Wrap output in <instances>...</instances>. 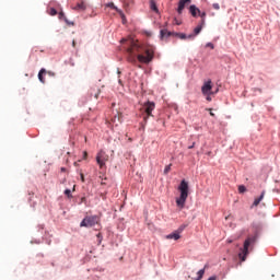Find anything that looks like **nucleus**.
I'll list each match as a JSON object with an SVG mask.
<instances>
[{"label":"nucleus","mask_w":280,"mask_h":280,"mask_svg":"<svg viewBox=\"0 0 280 280\" xmlns=\"http://www.w3.org/2000/svg\"><path fill=\"white\" fill-rule=\"evenodd\" d=\"M108 154L102 150L96 154V163L100 165L101 170L106 165V163H108Z\"/></svg>","instance_id":"obj_6"},{"label":"nucleus","mask_w":280,"mask_h":280,"mask_svg":"<svg viewBox=\"0 0 280 280\" xmlns=\"http://www.w3.org/2000/svg\"><path fill=\"white\" fill-rule=\"evenodd\" d=\"M82 183H84V174H80Z\"/></svg>","instance_id":"obj_35"},{"label":"nucleus","mask_w":280,"mask_h":280,"mask_svg":"<svg viewBox=\"0 0 280 280\" xmlns=\"http://www.w3.org/2000/svg\"><path fill=\"white\" fill-rule=\"evenodd\" d=\"M100 222V218L97 215H91V217H85L81 223L80 226H85L86 229H91V226H95Z\"/></svg>","instance_id":"obj_4"},{"label":"nucleus","mask_w":280,"mask_h":280,"mask_svg":"<svg viewBox=\"0 0 280 280\" xmlns=\"http://www.w3.org/2000/svg\"><path fill=\"white\" fill-rule=\"evenodd\" d=\"M129 47L127 48L128 62L131 65H150L154 60V47H142L139 42L129 40Z\"/></svg>","instance_id":"obj_1"},{"label":"nucleus","mask_w":280,"mask_h":280,"mask_svg":"<svg viewBox=\"0 0 280 280\" xmlns=\"http://www.w3.org/2000/svg\"><path fill=\"white\" fill-rule=\"evenodd\" d=\"M206 47H210V49H214V46H213V44H212V43H208V44H206Z\"/></svg>","instance_id":"obj_27"},{"label":"nucleus","mask_w":280,"mask_h":280,"mask_svg":"<svg viewBox=\"0 0 280 280\" xmlns=\"http://www.w3.org/2000/svg\"><path fill=\"white\" fill-rule=\"evenodd\" d=\"M199 16L201 18V21H200L201 25H205V23H206L205 19L207 18V12L199 11Z\"/></svg>","instance_id":"obj_18"},{"label":"nucleus","mask_w":280,"mask_h":280,"mask_svg":"<svg viewBox=\"0 0 280 280\" xmlns=\"http://www.w3.org/2000/svg\"><path fill=\"white\" fill-rule=\"evenodd\" d=\"M212 7L214 10H220V4H218V3H214Z\"/></svg>","instance_id":"obj_29"},{"label":"nucleus","mask_w":280,"mask_h":280,"mask_svg":"<svg viewBox=\"0 0 280 280\" xmlns=\"http://www.w3.org/2000/svg\"><path fill=\"white\" fill-rule=\"evenodd\" d=\"M245 191H246V186L244 185L238 186V192L245 194Z\"/></svg>","instance_id":"obj_25"},{"label":"nucleus","mask_w":280,"mask_h":280,"mask_svg":"<svg viewBox=\"0 0 280 280\" xmlns=\"http://www.w3.org/2000/svg\"><path fill=\"white\" fill-rule=\"evenodd\" d=\"M207 110H209L211 117H215V114L213 112H211L212 110L211 108H208Z\"/></svg>","instance_id":"obj_31"},{"label":"nucleus","mask_w":280,"mask_h":280,"mask_svg":"<svg viewBox=\"0 0 280 280\" xmlns=\"http://www.w3.org/2000/svg\"><path fill=\"white\" fill-rule=\"evenodd\" d=\"M189 13L191 14V16H194V19H197L199 16L200 9H198V7L192 4L189 7Z\"/></svg>","instance_id":"obj_11"},{"label":"nucleus","mask_w":280,"mask_h":280,"mask_svg":"<svg viewBox=\"0 0 280 280\" xmlns=\"http://www.w3.org/2000/svg\"><path fill=\"white\" fill-rule=\"evenodd\" d=\"M208 280H218V277L212 276V277H210Z\"/></svg>","instance_id":"obj_34"},{"label":"nucleus","mask_w":280,"mask_h":280,"mask_svg":"<svg viewBox=\"0 0 280 280\" xmlns=\"http://www.w3.org/2000/svg\"><path fill=\"white\" fill-rule=\"evenodd\" d=\"M121 43H126V39H122Z\"/></svg>","instance_id":"obj_41"},{"label":"nucleus","mask_w":280,"mask_h":280,"mask_svg":"<svg viewBox=\"0 0 280 280\" xmlns=\"http://www.w3.org/2000/svg\"><path fill=\"white\" fill-rule=\"evenodd\" d=\"M264 196H266V191H262L260 196L254 200L250 209H253V207H259V203L261 202V200H264Z\"/></svg>","instance_id":"obj_12"},{"label":"nucleus","mask_w":280,"mask_h":280,"mask_svg":"<svg viewBox=\"0 0 280 280\" xmlns=\"http://www.w3.org/2000/svg\"><path fill=\"white\" fill-rule=\"evenodd\" d=\"M178 191L180 196L176 199V205L179 209H185V202H187V198H189V183L183 179L178 186Z\"/></svg>","instance_id":"obj_2"},{"label":"nucleus","mask_w":280,"mask_h":280,"mask_svg":"<svg viewBox=\"0 0 280 280\" xmlns=\"http://www.w3.org/2000/svg\"><path fill=\"white\" fill-rule=\"evenodd\" d=\"M183 231H185V226L182 225L177 231H175L172 234H168L166 236V240H180V233H183Z\"/></svg>","instance_id":"obj_8"},{"label":"nucleus","mask_w":280,"mask_h":280,"mask_svg":"<svg viewBox=\"0 0 280 280\" xmlns=\"http://www.w3.org/2000/svg\"><path fill=\"white\" fill-rule=\"evenodd\" d=\"M170 172H172V164L166 165L164 168V174H170Z\"/></svg>","instance_id":"obj_23"},{"label":"nucleus","mask_w":280,"mask_h":280,"mask_svg":"<svg viewBox=\"0 0 280 280\" xmlns=\"http://www.w3.org/2000/svg\"><path fill=\"white\" fill-rule=\"evenodd\" d=\"M108 8H113V10H116V12H118V14H120V16L122 18V21L124 19H126V15H124V13L121 12V10H118L117 7H115V3L110 2L107 4Z\"/></svg>","instance_id":"obj_15"},{"label":"nucleus","mask_w":280,"mask_h":280,"mask_svg":"<svg viewBox=\"0 0 280 280\" xmlns=\"http://www.w3.org/2000/svg\"><path fill=\"white\" fill-rule=\"evenodd\" d=\"M202 27H205V24L200 23L197 27L194 30V34L188 35V38L194 39L200 32H202Z\"/></svg>","instance_id":"obj_9"},{"label":"nucleus","mask_w":280,"mask_h":280,"mask_svg":"<svg viewBox=\"0 0 280 280\" xmlns=\"http://www.w3.org/2000/svg\"><path fill=\"white\" fill-rule=\"evenodd\" d=\"M61 172H67V168H65V167H61Z\"/></svg>","instance_id":"obj_37"},{"label":"nucleus","mask_w":280,"mask_h":280,"mask_svg":"<svg viewBox=\"0 0 280 280\" xmlns=\"http://www.w3.org/2000/svg\"><path fill=\"white\" fill-rule=\"evenodd\" d=\"M150 9L153 10V12H156V14H159V7H156V1L150 0Z\"/></svg>","instance_id":"obj_17"},{"label":"nucleus","mask_w":280,"mask_h":280,"mask_svg":"<svg viewBox=\"0 0 280 280\" xmlns=\"http://www.w3.org/2000/svg\"><path fill=\"white\" fill-rule=\"evenodd\" d=\"M207 97H206V100H207V102H211V95H206Z\"/></svg>","instance_id":"obj_32"},{"label":"nucleus","mask_w":280,"mask_h":280,"mask_svg":"<svg viewBox=\"0 0 280 280\" xmlns=\"http://www.w3.org/2000/svg\"><path fill=\"white\" fill-rule=\"evenodd\" d=\"M175 36H178V38H180L182 40H185L186 38H189V36H187L184 33H174Z\"/></svg>","instance_id":"obj_19"},{"label":"nucleus","mask_w":280,"mask_h":280,"mask_svg":"<svg viewBox=\"0 0 280 280\" xmlns=\"http://www.w3.org/2000/svg\"><path fill=\"white\" fill-rule=\"evenodd\" d=\"M187 3H191V0H179L178 8H177L178 14H183V10H185V5Z\"/></svg>","instance_id":"obj_10"},{"label":"nucleus","mask_w":280,"mask_h":280,"mask_svg":"<svg viewBox=\"0 0 280 280\" xmlns=\"http://www.w3.org/2000/svg\"><path fill=\"white\" fill-rule=\"evenodd\" d=\"M73 10H80L81 12H84V10H86V4L84 2H80L73 8Z\"/></svg>","instance_id":"obj_16"},{"label":"nucleus","mask_w":280,"mask_h":280,"mask_svg":"<svg viewBox=\"0 0 280 280\" xmlns=\"http://www.w3.org/2000/svg\"><path fill=\"white\" fill-rule=\"evenodd\" d=\"M89 156V153L86 151L83 152V159H86Z\"/></svg>","instance_id":"obj_33"},{"label":"nucleus","mask_w":280,"mask_h":280,"mask_svg":"<svg viewBox=\"0 0 280 280\" xmlns=\"http://www.w3.org/2000/svg\"><path fill=\"white\" fill-rule=\"evenodd\" d=\"M46 73H47L48 75H50L51 78H54V75H56V73L52 72V71H46Z\"/></svg>","instance_id":"obj_28"},{"label":"nucleus","mask_w":280,"mask_h":280,"mask_svg":"<svg viewBox=\"0 0 280 280\" xmlns=\"http://www.w3.org/2000/svg\"><path fill=\"white\" fill-rule=\"evenodd\" d=\"M176 21V25H180V23H178V21L177 20H175Z\"/></svg>","instance_id":"obj_39"},{"label":"nucleus","mask_w":280,"mask_h":280,"mask_svg":"<svg viewBox=\"0 0 280 280\" xmlns=\"http://www.w3.org/2000/svg\"><path fill=\"white\" fill-rule=\"evenodd\" d=\"M47 75V70L45 68H42L38 72V80L42 82V84H45V77Z\"/></svg>","instance_id":"obj_13"},{"label":"nucleus","mask_w":280,"mask_h":280,"mask_svg":"<svg viewBox=\"0 0 280 280\" xmlns=\"http://www.w3.org/2000/svg\"><path fill=\"white\" fill-rule=\"evenodd\" d=\"M212 89L213 82H211V80L206 81L201 86L202 95H215V93H218V89L215 90V92H213Z\"/></svg>","instance_id":"obj_5"},{"label":"nucleus","mask_w":280,"mask_h":280,"mask_svg":"<svg viewBox=\"0 0 280 280\" xmlns=\"http://www.w3.org/2000/svg\"><path fill=\"white\" fill-rule=\"evenodd\" d=\"M202 277H205V269H201V270L198 271V278H197V280H201Z\"/></svg>","instance_id":"obj_24"},{"label":"nucleus","mask_w":280,"mask_h":280,"mask_svg":"<svg viewBox=\"0 0 280 280\" xmlns=\"http://www.w3.org/2000/svg\"><path fill=\"white\" fill-rule=\"evenodd\" d=\"M195 147H196V142H192V144L188 147V150H194Z\"/></svg>","instance_id":"obj_30"},{"label":"nucleus","mask_w":280,"mask_h":280,"mask_svg":"<svg viewBox=\"0 0 280 280\" xmlns=\"http://www.w3.org/2000/svg\"><path fill=\"white\" fill-rule=\"evenodd\" d=\"M176 21V25H180V23H178V21L177 20H175Z\"/></svg>","instance_id":"obj_40"},{"label":"nucleus","mask_w":280,"mask_h":280,"mask_svg":"<svg viewBox=\"0 0 280 280\" xmlns=\"http://www.w3.org/2000/svg\"><path fill=\"white\" fill-rule=\"evenodd\" d=\"M61 19H63L66 21V23L69 24V20H67V16H65V12H59V20L61 21Z\"/></svg>","instance_id":"obj_22"},{"label":"nucleus","mask_w":280,"mask_h":280,"mask_svg":"<svg viewBox=\"0 0 280 280\" xmlns=\"http://www.w3.org/2000/svg\"><path fill=\"white\" fill-rule=\"evenodd\" d=\"M114 124H121V114H118L117 116L114 117L113 119Z\"/></svg>","instance_id":"obj_20"},{"label":"nucleus","mask_w":280,"mask_h":280,"mask_svg":"<svg viewBox=\"0 0 280 280\" xmlns=\"http://www.w3.org/2000/svg\"><path fill=\"white\" fill-rule=\"evenodd\" d=\"M65 195H66L68 198H72V196H71V189H66V190H65Z\"/></svg>","instance_id":"obj_26"},{"label":"nucleus","mask_w":280,"mask_h":280,"mask_svg":"<svg viewBox=\"0 0 280 280\" xmlns=\"http://www.w3.org/2000/svg\"><path fill=\"white\" fill-rule=\"evenodd\" d=\"M73 47H75V40L72 42Z\"/></svg>","instance_id":"obj_38"},{"label":"nucleus","mask_w":280,"mask_h":280,"mask_svg":"<svg viewBox=\"0 0 280 280\" xmlns=\"http://www.w3.org/2000/svg\"><path fill=\"white\" fill-rule=\"evenodd\" d=\"M228 244H233V241L232 240H228Z\"/></svg>","instance_id":"obj_36"},{"label":"nucleus","mask_w":280,"mask_h":280,"mask_svg":"<svg viewBox=\"0 0 280 280\" xmlns=\"http://www.w3.org/2000/svg\"><path fill=\"white\" fill-rule=\"evenodd\" d=\"M161 38H170V36H174V33L168 32L167 30H161L160 32Z\"/></svg>","instance_id":"obj_14"},{"label":"nucleus","mask_w":280,"mask_h":280,"mask_svg":"<svg viewBox=\"0 0 280 280\" xmlns=\"http://www.w3.org/2000/svg\"><path fill=\"white\" fill-rule=\"evenodd\" d=\"M155 104L154 102H147L144 105H143V110L144 113L147 114V116L144 117V119H148V117H152V110H154L155 108Z\"/></svg>","instance_id":"obj_7"},{"label":"nucleus","mask_w":280,"mask_h":280,"mask_svg":"<svg viewBox=\"0 0 280 280\" xmlns=\"http://www.w3.org/2000/svg\"><path fill=\"white\" fill-rule=\"evenodd\" d=\"M48 14H49L50 16H56V14H58V11H57L55 8H50V9L48 10Z\"/></svg>","instance_id":"obj_21"},{"label":"nucleus","mask_w":280,"mask_h":280,"mask_svg":"<svg viewBox=\"0 0 280 280\" xmlns=\"http://www.w3.org/2000/svg\"><path fill=\"white\" fill-rule=\"evenodd\" d=\"M256 237H248L243 245V248H241V253L238 254V257L241 261H246V257H248V248H250L252 244H255Z\"/></svg>","instance_id":"obj_3"}]
</instances>
